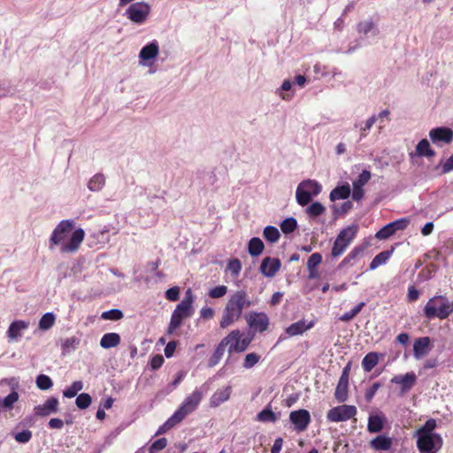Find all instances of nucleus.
<instances>
[{
    "instance_id": "1",
    "label": "nucleus",
    "mask_w": 453,
    "mask_h": 453,
    "mask_svg": "<svg viewBox=\"0 0 453 453\" xmlns=\"http://www.w3.org/2000/svg\"><path fill=\"white\" fill-rule=\"evenodd\" d=\"M74 227V221L72 219L61 220L55 229L53 230L50 238V248L53 249L54 246L61 245V253H75L82 241L84 240L85 232L82 228L75 229L69 240L64 242L68 234L73 231Z\"/></svg>"
},
{
    "instance_id": "2",
    "label": "nucleus",
    "mask_w": 453,
    "mask_h": 453,
    "mask_svg": "<svg viewBox=\"0 0 453 453\" xmlns=\"http://www.w3.org/2000/svg\"><path fill=\"white\" fill-rule=\"evenodd\" d=\"M193 294L190 288H188L184 298L177 304L175 310L171 316V321L168 326L167 334H172L173 332L180 326L182 320L189 318L193 314Z\"/></svg>"
},
{
    "instance_id": "3",
    "label": "nucleus",
    "mask_w": 453,
    "mask_h": 453,
    "mask_svg": "<svg viewBox=\"0 0 453 453\" xmlns=\"http://www.w3.org/2000/svg\"><path fill=\"white\" fill-rule=\"evenodd\" d=\"M423 312L428 319L435 318L445 319L453 312V304L449 303L444 296H435L428 300Z\"/></svg>"
},
{
    "instance_id": "4",
    "label": "nucleus",
    "mask_w": 453,
    "mask_h": 453,
    "mask_svg": "<svg viewBox=\"0 0 453 453\" xmlns=\"http://www.w3.org/2000/svg\"><path fill=\"white\" fill-rule=\"evenodd\" d=\"M322 190L321 185L314 180H303L296 192V202L301 206L308 205L313 196H317Z\"/></svg>"
},
{
    "instance_id": "5",
    "label": "nucleus",
    "mask_w": 453,
    "mask_h": 453,
    "mask_svg": "<svg viewBox=\"0 0 453 453\" xmlns=\"http://www.w3.org/2000/svg\"><path fill=\"white\" fill-rule=\"evenodd\" d=\"M357 233V226L356 225L349 226L341 230L334 242L331 251L332 257H337L342 255L356 237Z\"/></svg>"
},
{
    "instance_id": "6",
    "label": "nucleus",
    "mask_w": 453,
    "mask_h": 453,
    "mask_svg": "<svg viewBox=\"0 0 453 453\" xmlns=\"http://www.w3.org/2000/svg\"><path fill=\"white\" fill-rule=\"evenodd\" d=\"M151 11V7L148 3L136 2L131 4L126 10L125 15L134 24H143Z\"/></svg>"
},
{
    "instance_id": "7",
    "label": "nucleus",
    "mask_w": 453,
    "mask_h": 453,
    "mask_svg": "<svg viewBox=\"0 0 453 453\" xmlns=\"http://www.w3.org/2000/svg\"><path fill=\"white\" fill-rule=\"evenodd\" d=\"M417 447L420 453H437L442 446V438L440 434L417 435Z\"/></svg>"
},
{
    "instance_id": "8",
    "label": "nucleus",
    "mask_w": 453,
    "mask_h": 453,
    "mask_svg": "<svg viewBox=\"0 0 453 453\" xmlns=\"http://www.w3.org/2000/svg\"><path fill=\"white\" fill-rule=\"evenodd\" d=\"M357 414L354 405H339L330 409L326 413V418L331 422H342L352 418Z\"/></svg>"
},
{
    "instance_id": "9",
    "label": "nucleus",
    "mask_w": 453,
    "mask_h": 453,
    "mask_svg": "<svg viewBox=\"0 0 453 453\" xmlns=\"http://www.w3.org/2000/svg\"><path fill=\"white\" fill-rule=\"evenodd\" d=\"M202 400V393L195 390L190 395L186 397L182 404L173 413L178 416L179 420L182 421L188 414L193 412Z\"/></svg>"
},
{
    "instance_id": "10",
    "label": "nucleus",
    "mask_w": 453,
    "mask_h": 453,
    "mask_svg": "<svg viewBox=\"0 0 453 453\" xmlns=\"http://www.w3.org/2000/svg\"><path fill=\"white\" fill-rule=\"evenodd\" d=\"M429 138L434 145L442 147L452 142L453 130L447 127H434L429 131Z\"/></svg>"
},
{
    "instance_id": "11",
    "label": "nucleus",
    "mask_w": 453,
    "mask_h": 453,
    "mask_svg": "<svg viewBox=\"0 0 453 453\" xmlns=\"http://www.w3.org/2000/svg\"><path fill=\"white\" fill-rule=\"evenodd\" d=\"M410 220L408 219L403 218L392 221L383 227H381L375 234V237L380 240H386L393 235L396 231L404 230Z\"/></svg>"
},
{
    "instance_id": "12",
    "label": "nucleus",
    "mask_w": 453,
    "mask_h": 453,
    "mask_svg": "<svg viewBox=\"0 0 453 453\" xmlns=\"http://www.w3.org/2000/svg\"><path fill=\"white\" fill-rule=\"evenodd\" d=\"M250 304L251 302L247 298L246 292L239 290L231 296L226 305L241 317L243 309L250 306Z\"/></svg>"
},
{
    "instance_id": "13",
    "label": "nucleus",
    "mask_w": 453,
    "mask_h": 453,
    "mask_svg": "<svg viewBox=\"0 0 453 453\" xmlns=\"http://www.w3.org/2000/svg\"><path fill=\"white\" fill-rule=\"evenodd\" d=\"M289 420L296 431L302 432L307 429L311 419V414L307 410L299 409L290 412Z\"/></svg>"
},
{
    "instance_id": "14",
    "label": "nucleus",
    "mask_w": 453,
    "mask_h": 453,
    "mask_svg": "<svg viewBox=\"0 0 453 453\" xmlns=\"http://www.w3.org/2000/svg\"><path fill=\"white\" fill-rule=\"evenodd\" d=\"M280 267L281 262L278 257H265L260 264L259 271L264 276L273 278Z\"/></svg>"
},
{
    "instance_id": "15",
    "label": "nucleus",
    "mask_w": 453,
    "mask_h": 453,
    "mask_svg": "<svg viewBox=\"0 0 453 453\" xmlns=\"http://www.w3.org/2000/svg\"><path fill=\"white\" fill-rule=\"evenodd\" d=\"M2 382H8V384L12 385V391L7 396L0 398V406L3 407L4 411H11L19 397V393L16 391V388L19 386L18 381L15 378H11L10 380L4 379Z\"/></svg>"
},
{
    "instance_id": "16",
    "label": "nucleus",
    "mask_w": 453,
    "mask_h": 453,
    "mask_svg": "<svg viewBox=\"0 0 453 453\" xmlns=\"http://www.w3.org/2000/svg\"><path fill=\"white\" fill-rule=\"evenodd\" d=\"M59 402L56 397L48 398L43 404L34 408L35 415L37 417H48L58 411Z\"/></svg>"
},
{
    "instance_id": "17",
    "label": "nucleus",
    "mask_w": 453,
    "mask_h": 453,
    "mask_svg": "<svg viewBox=\"0 0 453 453\" xmlns=\"http://www.w3.org/2000/svg\"><path fill=\"white\" fill-rule=\"evenodd\" d=\"M371 173L368 170H363L359 174L358 179L353 181V191H352V199L355 201H359L364 196V189L363 187L370 180Z\"/></svg>"
},
{
    "instance_id": "18",
    "label": "nucleus",
    "mask_w": 453,
    "mask_h": 453,
    "mask_svg": "<svg viewBox=\"0 0 453 453\" xmlns=\"http://www.w3.org/2000/svg\"><path fill=\"white\" fill-rule=\"evenodd\" d=\"M417 381L414 372H407L404 375H396L391 379V383L401 385L402 393L411 390Z\"/></svg>"
},
{
    "instance_id": "19",
    "label": "nucleus",
    "mask_w": 453,
    "mask_h": 453,
    "mask_svg": "<svg viewBox=\"0 0 453 453\" xmlns=\"http://www.w3.org/2000/svg\"><path fill=\"white\" fill-rule=\"evenodd\" d=\"M314 322L311 321L309 323H306L305 319H300L293 324H291L289 326L286 328V333L289 336H296L303 334L307 330L313 327Z\"/></svg>"
},
{
    "instance_id": "20",
    "label": "nucleus",
    "mask_w": 453,
    "mask_h": 453,
    "mask_svg": "<svg viewBox=\"0 0 453 453\" xmlns=\"http://www.w3.org/2000/svg\"><path fill=\"white\" fill-rule=\"evenodd\" d=\"M367 248V244H362L356 246L352 249V250L344 257V259L339 264L338 269H342L347 265H352L354 261L362 257L365 249Z\"/></svg>"
},
{
    "instance_id": "21",
    "label": "nucleus",
    "mask_w": 453,
    "mask_h": 453,
    "mask_svg": "<svg viewBox=\"0 0 453 453\" xmlns=\"http://www.w3.org/2000/svg\"><path fill=\"white\" fill-rule=\"evenodd\" d=\"M431 339L428 336L418 338L413 344V354L416 358H420L429 351Z\"/></svg>"
},
{
    "instance_id": "22",
    "label": "nucleus",
    "mask_w": 453,
    "mask_h": 453,
    "mask_svg": "<svg viewBox=\"0 0 453 453\" xmlns=\"http://www.w3.org/2000/svg\"><path fill=\"white\" fill-rule=\"evenodd\" d=\"M159 52L158 42L154 40L142 48L139 53L141 60L148 61L156 58Z\"/></svg>"
},
{
    "instance_id": "23",
    "label": "nucleus",
    "mask_w": 453,
    "mask_h": 453,
    "mask_svg": "<svg viewBox=\"0 0 453 453\" xmlns=\"http://www.w3.org/2000/svg\"><path fill=\"white\" fill-rule=\"evenodd\" d=\"M247 321L250 326L257 328L259 332L265 331L269 325L268 317L265 313H254L247 319Z\"/></svg>"
},
{
    "instance_id": "24",
    "label": "nucleus",
    "mask_w": 453,
    "mask_h": 453,
    "mask_svg": "<svg viewBox=\"0 0 453 453\" xmlns=\"http://www.w3.org/2000/svg\"><path fill=\"white\" fill-rule=\"evenodd\" d=\"M242 336L240 330H233L230 334H228L226 337L221 340V342L226 348L228 347V353L232 354L233 352L237 351L238 340Z\"/></svg>"
},
{
    "instance_id": "25",
    "label": "nucleus",
    "mask_w": 453,
    "mask_h": 453,
    "mask_svg": "<svg viewBox=\"0 0 453 453\" xmlns=\"http://www.w3.org/2000/svg\"><path fill=\"white\" fill-rule=\"evenodd\" d=\"M28 326H29V323L26 322L24 320L13 321L8 328V331H7L8 337L12 340L17 339L18 337H19L21 335L20 332L22 330L27 329L28 327Z\"/></svg>"
},
{
    "instance_id": "26",
    "label": "nucleus",
    "mask_w": 453,
    "mask_h": 453,
    "mask_svg": "<svg viewBox=\"0 0 453 453\" xmlns=\"http://www.w3.org/2000/svg\"><path fill=\"white\" fill-rule=\"evenodd\" d=\"M351 194L350 187L348 183L334 188L329 195V198L332 202L339 199H347Z\"/></svg>"
},
{
    "instance_id": "27",
    "label": "nucleus",
    "mask_w": 453,
    "mask_h": 453,
    "mask_svg": "<svg viewBox=\"0 0 453 453\" xmlns=\"http://www.w3.org/2000/svg\"><path fill=\"white\" fill-rule=\"evenodd\" d=\"M370 445L375 450H388L392 446V440L386 435H378L371 441Z\"/></svg>"
},
{
    "instance_id": "28",
    "label": "nucleus",
    "mask_w": 453,
    "mask_h": 453,
    "mask_svg": "<svg viewBox=\"0 0 453 453\" xmlns=\"http://www.w3.org/2000/svg\"><path fill=\"white\" fill-rule=\"evenodd\" d=\"M120 336L117 333H107L100 340V346L103 349H111L120 343Z\"/></svg>"
},
{
    "instance_id": "29",
    "label": "nucleus",
    "mask_w": 453,
    "mask_h": 453,
    "mask_svg": "<svg viewBox=\"0 0 453 453\" xmlns=\"http://www.w3.org/2000/svg\"><path fill=\"white\" fill-rule=\"evenodd\" d=\"M416 154L418 157H433L435 151L431 148L427 139H422L416 146Z\"/></svg>"
},
{
    "instance_id": "30",
    "label": "nucleus",
    "mask_w": 453,
    "mask_h": 453,
    "mask_svg": "<svg viewBox=\"0 0 453 453\" xmlns=\"http://www.w3.org/2000/svg\"><path fill=\"white\" fill-rule=\"evenodd\" d=\"M240 318L241 317L237 313L231 311L230 308L226 305L219 326L221 328H226Z\"/></svg>"
},
{
    "instance_id": "31",
    "label": "nucleus",
    "mask_w": 453,
    "mask_h": 453,
    "mask_svg": "<svg viewBox=\"0 0 453 453\" xmlns=\"http://www.w3.org/2000/svg\"><path fill=\"white\" fill-rule=\"evenodd\" d=\"M265 249L264 242L258 237H252L248 243V251L251 257H258Z\"/></svg>"
},
{
    "instance_id": "32",
    "label": "nucleus",
    "mask_w": 453,
    "mask_h": 453,
    "mask_svg": "<svg viewBox=\"0 0 453 453\" xmlns=\"http://www.w3.org/2000/svg\"><path fill=\"white\" fill-rule=\"evenodd\" d=\"M384 418L380 415H371L368 418L367 429L370 433H380L384 427Z\"/></svg>"
},
{
    "instance_id": "33",
    "label": "nucleus",
    "mask_w": 453,
    "mask_h": 453,
    "mask_svg": "<svg viewBox=\"0 0 453 453\" xmlns=\"http://www.w3.org/2000/svg\"><path fill=\"white\" fill-rule=\"evenodd\" d=\"M393 251L394 248L392 247L391 250L381 251L376 255L370 264V270H375L380 265L386 264Z\"/></svg>"
},
{
    "instance_id": "34",
    "label": "nucleus",
    "mask_w": 453,
    "mask_h": 453,
    "mask_svg": "<svg viewBox=\"0 0 453 453\" xmlns=\"http://www.w3.org/2000/svg\"><path fill=\"white\" fill-rule=\"evenodd\" d=\"M278 419L276 414L272 411V407L268 404L265 409L257 414L256 420L263 423H274Z\"/></svg>"
},
{
    "instance_id": "35",
    "label": "nucleus",
    "mask_w": 453,
    "mask_h": 453,
    "mask_svg": "<svg viewBox=\"0 0 453 453\" xmlns=\"http://www.w3.org/2000/svg\"><path fill=\"white\" fill-rule=\"evenodd\" d=\"M231 392V387H226L224 389L218 390L211 397V404L214 406H219L222 403L227 401L230 397Z\"/></svg>"
},
{
    "instance_id": "36",
    "label": "nucleus",
    "mask_w": 453,
    "mask_h": 453,
    "mask_svg": "<svg viewBox=\"0 0 453 453\" xmlns=\"http://www.w3.org/2000/svg\"><path fill=\"white\" fill-rule=\"evenodd\" d=\"M105 185V177L102 173L95 174L88 181V188L93 192L100 191Z\"/></svg>"
},
{
    "instance_id": "37",
    "label": "nucleus",
    "mask_w": 453,
    "mask_h": 453,
    "mask_svg": "<svg viewBox=\"0 0 453 453\" xmlns=\"http://www.w3.org/2000/svg\"><path fill=\"white\" fill-rule=\"evenodd\" d=\"M326 211V207L320 202H313L305 210L306 214L312 219L322 215Z\"/></svg>"
},
{
    "instance_id": "38",
    "label": "nucleus",
    "mask_w": 453,
    "mask_h": 453,
    "mask_svg": "<svg viewBox=\"0 0 453 453\" xmlns=\"http://www.w3.org/2000/svg\"><path fill=\"white\" fill-rule=\"evenodd\" d=\"M379 362V356L376 352H370L362 360V366L365 372H371Z\"/></svg>"
},
{
    "instance_id": "39",
    "label": "nucleus",
    "mask_w": 453,
    "mask_h": 453,
    "mask_svg": "<svg viewBox=\"0 0 453 453\" xmlns=\"http://www.w3.org/2000/svg\"><path fill=\"white\" fill-rule=\"evenodd\" d=\"M56 321V316L53 312H46L42 316L39 320L38 327L41 330L46 331L50 329Z\"/></svg>"
},
{
    "instance_id": "40",
    "label": "nucleus",
    "mask_w": 453,
    "mask_h": 453,
    "mask_svg": "<svg viewBox=\"0 0 453 453\" xmlns=\"http://www.w3.org/2000/svg\"><path fill=\"white\" fill-rule=\"evenodd\" d=\"M263 236L267 242L275 243L279 241L280 234L277 227L273 226H267L264 228Z\"/></svg>"
},
{
    "instance_id": "41",
    "label": "nucleus",
    "mask_w": 453,
    "mask_h": 453,
    "mask_svg": "<svg viewBox=\"0 0 453 453\" xmlns=\"http://www.w3.org/2000/svg\"><path fill=\"white\" fill-rule=\"evenodd\" d=\"M348 381H338L337 387L335 388L334 396L338 402L343 403L348 398Z\"/></svg>"
},
{
    "instance_id": "42",
    "label": "nucleus",
    "mask_w": 453,
    "mask_h": 453,
    "mask_svg": "<svg viewBox=\"0 0 453 453\" xmlns=\"http://www.w3.org/2000/svg\"><path fill=\"white\" fill-rule=\"evenodd\" d=\"M322 262V255L319 252L313 253L310 256L307 262V268L309 270V277L313 279L316 277L313 271Z\"/></svg>"
},
{
    "instance_id": "43",
    "label": "nucleus",
    "mask_w": 453,
    "mask_h": 453,
    "mask_svg": "<svg viewBox=\"0 0 453 453\" xmlns=\"http://www.w3.org/2000/svg\"><path fill=\"white\" fill-rule=\"evenodd\" d=\"M226 350V347L220 342L215 349L214 353L208 361V367H214L219 364Z\"/></svg>"
},
{
    "instance_id": "44",
    "label": "nucleus",
    "mask_w": 453,
    "mask_h": 453,
    "mask_svg": "<svg viewBox=\"0 0 453 453\" xmlns=\"http://www.w3.org/2000/svg\"><path fill=\"white\" fill-rule=\"evenodd\" d=\"M436 427V420L434 418H429L426 421L425 425L417 431V435H434V428Z\"/></svg>"
},
{
    "instance_id": "45",
    "label": "nucleus",
    "mask_w": 453,
    "mask_h": 453,
    "mask_svg": "<svg viewBox=\"0 0 453 453\" xmlns=\"http://www.w3.org/2000/svg\"><path fill=\"white\" fill-rule=\"evenodd\" d=\"M353 207V203L350 201L342 203L340 206L337 204L332 205L334 219H337L339 215H342L350 211Z\"/></svg>"
},
{
    "instance_id": "46",
    "label": "nucleus",
    "mask_w": 453,
    "mask_h": 453,
    "mask_svg": "<svg viewBox=\"0 0 453 453\" xmlns=\"http://www.w3.org/2000/svg\"><path fill=\"white\" fill-rule=\"evenodd\" d=\"M297 228V221L295 218L289 217L280 223V229L285 234L293 233Z\"/></svg>"
},
{
    "instance_id": "47",
    "label": "nucleus",
    "mask_w": 453,
    "mask_h": 453,
    "mask_svg": "<svg viewBox=\"0 0 453 453\" xmlns=\"http://www.w3.org/2000/svg\"><path fill=\"white\" fill-rule=\"evenodd\" d=\"M181 421L179 420L178 416L173 414L157 430L156 433V435L161 434L165 433L167 430L173 428L177 424L180 423Z\"/></svg>"
},
{
    "instance_id": "48",
    "label": "nucleus",
    "mask_w": 453,
    "mask_h": 453,
    "mask_svg": "<svg viewBox=\"0 0 453 453\" xmlns=\"http://www.w3.org/2000/svg\"><path fill=\"white\" fill-rule=\"evenodd\" d=\"M83 388V383L81 380H77L73 382V384L64 390L63 395L66 398H73L74 397L79 391H81Z\"/></svg>"
},
{
    "instance_id": "49",
    "label": "nucleus",
    "mask_w": 453,
    "mask_h": 453,
    "mask_svg": "<svg viewBox=\"0 0 453 453\" xmlns=\"http://www.w3.org/2000/svg\"><path fill=\"white\" fill-rule=\"evenodd\" d=\"M365 305V302L359 303L357 305H356L350 311H347L344 314H342L339 319L343 322H348L353 319L363 309V307Z\"/></svg>"
},
{
    "instance_id": "50",
    "label": "nucleus",
    "mask_w": 453,
    "mask_h": 453,
    "mask_svg": "<svg viewBox=\"0 0 453 453\" xmlns=\"http://www.w3.org/2000/svg\"><path fill=\"white\" fill-rule=\"evenodd\" d=\"M36 386L41 390H48L53 386L52 380L45 374H40L35 380Z\"/></svg>"
},
{
    "instance_id": "51",
    "label": "nucleus",
    "mask_w": 453,
    "mask_h": 453,
    "mask_svg": "<svg viewBox=\"0 0 453 453\" xmlns=\"http://www.w3.org/2000/svg\"><path fill=\"white\" fill-rule=\"evenodd\" d=\"M92 403L91 396L87 393H81L77 395L75 403L81 410L87 409Z\"/></svg>"
},
{
    "instance_id": "52",
    "label": "nucleus",
    "mask_w": 453,
    "mask_h": 453,
    "mask_svg": "<svg viewBox=\"0 0 453 453\" xmlns=\"http://www.w3.org/2000/svg\"><path fill=\"white\" fill-rule=\"evenodd\" d=\"M124 314L121 310L119 309H111L107 311H104L101 315V318L104 319L110 320H119L123 318Z\"/></svg>"
},
{
    "instance_id": "53",
    "label": "nucleus",
    "mask_w": 453,
    "mask_h": 453,
    "mask_svg": "<svg viewBox=\"0 0 453 453\" xmlns=\"http://www.w3.org/2000/svg\"><path fill=\"white\" fill-rule=\"evenodd\" d=\"M260 360V356L257 353H249L246 355L242 366L245 369H250Z\"/></svg>"
},
{
    "instance_id": "54",
    "label": "nucleus",
    "mask_w": 453,
    "mask_h": 453,
    "mask_svg": "<svg viewBox=\"0 0 453 453\" xmlns=\"http://www.w3.org/2000/svg\"><path fill=\"white\" fill-rule=\"evenodd\" d=\"M80 343V340L76 337L66 338L62 343V349L65 352L75 349Z\"/></svg>"
},
{
    "instance_id": "55",
    "label": "nucleus",
    "mask_w": 453,
    "mask_h": 453,
    "mask_svg": "<svg viewBox=\"0 0 453 453\" xmlns=\"http://www.w3.org/2000/svg\"><path fill=\"white\" fill-rule=\"evenodd\" d=\"M227 269L234 276H238L242 270V263L238 258L230 259L227 264Z\"/></svg>"
},
{
    "instance_id": "56",
    "label": "nucleus",
    "mask_w": 453,
    "mask_h": 453,
    "mask_svg": "<svg viewBox=\"0 0 453 453\" xmlns=\"http://www.w3.org/2000/svg\"><path fill=\"white\" fill-rule=\"evenodd\" d=\"M167 445L166 438H159L156 440L150 447L149 453H156L159 450L164 449Z\"/></svg>"
},
{
    "instance_id": "57",
    "label": "nucleus",
    "mask_w": 453,
    "mask_h": 453,
    "mask_svg": "<svg viewBox=\"0 0 453 453\" xmlns=\"http://www.w3.org/2000/svg\"><path fill=\"white\" fill-rule=\"evenodd\" d=\"M227 292V288L224 285L218 286L210 290L209 296L211 298H220Z\"/></svg>"
},
{
    "instance_id": "58",
    "label": "nucleus",
    "mask_w": 453,
    "mask_h": 453,
    "mask_svg": "<svg viewBox=\"0 0 453 453\" xmlns=\"http://www.w3.org/2000/svg\"><path fill=\"white\" fill-rule=\"evenodd\" d=\"M15 440L19 443H27L32 438V432L30 430H23L15 434Z\"/></svg>"
},
{
    "instance_id": "59",
    "label": "nucleus",
    "mask_w": 453,
    "mask_h": 453,
    "mask_svg": "<svg viewBox=\"0 0 453 453\" xmlns=\"http://www.w3.org/2000/svg\"><path fill=\"white\" fill-rule=\"evenodd\" d=\"M381 387L380 382H375L372 386L365 391V398L366 402L370 403L374 397L377 390Z\"/></svg>"
},
{
    "instance_id": "60",
    "label": "nucleus",
    "mask_w": 453,
    "mask_h": 453,
    "mask_svg": "<svg viewBox=\"0 0 453 453\" xmlns=\"http://www.w3.org/2000/svg\"><path fill=\"white\" fill-rule=\"evenodd\" d=\"M373 28V22L372 20H366L359 22L357 25V31L367 35Z\"/></svg>"
},
{
    "instance_id": "61",
    "label": "nucleus",
    "mask_w": 453,
    "mask_h": 453,
    "mask_svg": "<svg viewBox=\"0 0 453 453\" xmlns=\"http://www.w3.org/2000/svg\"><path fill=\"white\" fill-rule=\"evenodd\" d=\"M165 298L169 301L174 302L180 298V288L178 287H173L165 291Z\"/></svg>"
},
{
    "instance_id": "62",
    "label": "nucleus",
    "mask_w": 453,
    "mask_h": 453,
    "mask_svg": "<svg viewBox=\"0 0 453 453\" xmlns=\"http://www.w3.org/2000/svg\"><path fill=\"white\" fill-rule=\"evenodd\" d=\"M376 121H377L376 115H372L365 121V127L360 128V131H361L360 139H362L363 137L365 136V131L370 130Z\"/></svg>"
},
{
    "instance_id": "63",
    "label": "nucleus",
    "mask_w": 453,
    "mask_h": 453,
    "mask_svg": "<svg viewBox=\"0 0 453 453\" xmlns=\"http://www.w3.org/2000/svg\"><path fill=\"white\" fill-rule=\"evenodd\" d=\"M164 357L162 355H155L151 360H150V366L152 370H157L159 369L163 363H164Z\"/></svg>"
},
{
    "instance_id": "64",
    "label": "nucleus",
    "mask_w": 453,
    "mask_h": 453,
    "mask_svg": "<svg viewBox=\"0 0 453 453\" xmlns=\"http://www.w3.org/2000/svg\"><path fill=\"white\" fill-rule=\"evenodd\" d=\"M453 171V154L446 160L441 166V173L445 174Z\"/></svg>"
}]
</instances>
